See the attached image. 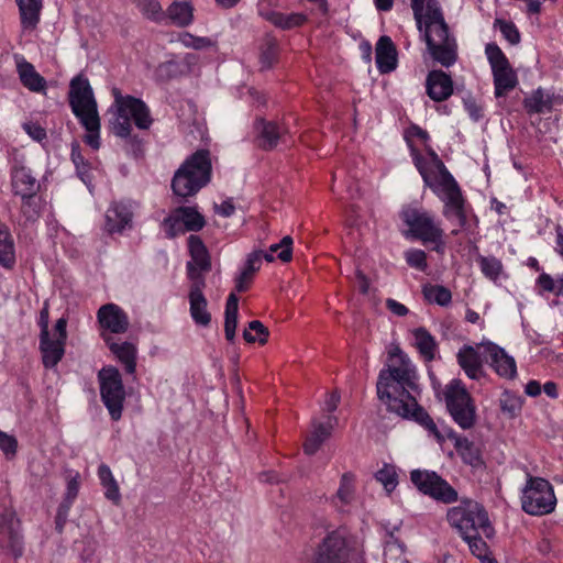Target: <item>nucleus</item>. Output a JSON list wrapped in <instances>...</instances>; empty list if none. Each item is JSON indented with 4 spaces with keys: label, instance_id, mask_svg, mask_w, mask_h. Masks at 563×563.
Segmentation results:
<instances>
[{
    "label": "nucleus",
    "instance_id": "63",
    "mask_svg": "<svg viewBox=\"0 0 563 563\" xmlns=\"http://www.w3.org/2000/svg\"><path fill=\"white\" fill-rule=\"evenodd\" d=\"M537 284L543 291L553 292L555 289L554 279L547 273H542L538 277Z\"/></svg>",
    "mask_w": 563,
    "mask_h": 563
},
{
    "label": "nucleus",
    "instance_id": "53",
    "mask_svg": "<svg viewBox=\"0 0 563 563\" xmlns=\"http://www.w3.org/2000/svg\"><path fill=\"white\" fill-rule=\"evenodd\" d=\"M406 262L410 267L424 272L428 267L427 253L422 250H410L406 253Z\"/></svg>",
    "mask_w": 563,
    "mask_h": 563
},
{
    "label": "nucleus",
    "instance_id": "45",
    "mask_svg": "<svg viewBox=\"0 0 563 563\" xmlns=\"http://www.w3.org/2000/svg\"><path fill=\"white\" fill-rule=\"evenodd\" d=\"M482 273L489 279L496 280L503 272L501 262L494 256H479L477 260Z\"/></svg>",
    "mask_w": 563,
    "mask_h": 563
},
{
    "label": "nucleus",
    "instance_id": "41",
    "mask_svg": "<svg viewBox=\"0 0 563 563\" xmlns=\"http://www.w3.org/2000/svg\"><path fill=\"white\" fill-rule=\"evenodd\" d=\"M424 299L439 306L446 307L452 301L451 291L441 285H426L422 289Z\"/></svg>",
    "mask_w": 563,
    "mask_h": 563
},
{
    "label": "nucleus",
    "instance_id": "27",
    "mask_svg": "<svg viewBox=\"0 0 563 563\" xmlns=\"http://www.w3.org/2000/svg\"><path fill=\"white\" fill-rule=\"evenodd\" d=\"M457 363L471 379L484 375L483 363L478 352L471 345H464L456 355Z\"/></svg>",
    "mask_w": 563,
    "mask_h": 563
},
{
    "label": "nucleus",
    "instance_id": "42",
    "mask_svg": "<svg viewBox=\"0 0 563 563\" xmlns=\"http://www.w3.org/2000/svg\"><path fill=\"white\" fill-rule=\"evenodd\" d=\"M268 336V328L258 320L249 322V327L243 331V338L247 343L258 342L261 345H264L267 343Z\"/></svg>",
    "mask_w": 563,
    "mask_h": 563
},
{
    "label": "nucleus",
    "instance_id": "25",
    "mask_svg": "<svg viewBox=\"0 0 563 563\" xmlns=\"http://www.w3.org/2000/svg\"><path fill=\"white\" fill-rule=\"evenodd\" d=\"M397 49L387 35L379 37L376 44L375 59L378 70L382 74H387L396 69L397 67Z\"/></svg>",
    "mask_w": 563,
    "mask_h": 563
},
{
    "label": "nucleus",
    "instance_id": "11",
    "mask_svg": "<svg viewBox=\"0 0 563 563\" xmlns=\"http://www.w3.org/2000/svg\"><path fill=\"white\" fill-rule=\"evenodd\" d=\"M400 218L408 227L409 234L424 244L444 235V231L437 223L434 217L422 208L406 206L400 212Z\"/></svg>",
    "mask_w": 563,
    "mask_h": 563
},
{
    "label": "nucleus",
    "instance_id": "49",
    "mask_svg": "<svg viewBox=\"0 0 563 563\" xmlns=\"http://www.w3.org/2000/svg\"><path fill=\"white\" fill-rule=\"evenodd\" d=\"M495 27H499L504 37L511 44L516 45L520 42V33L517 26L511 21L496 19L494 22Z\"/></svg>",
    "mask_w": 563,
    "mask_h": 563
},
{
    "label": "nucleus",
    "instance_id": "9",
    "mask_svg": "<svg viewBox=\"0 0 563 563\" xmlns=\"http://www.w3.org/2000/svg\"><path fill=\"white\" fill-rule=\"evenodd\" d=\"M100 398L113 421L122 417L126 393L122 376L114 366L102 367L98 372Z\"/></svg>",
    "mask_w": 563,
    "mask_h": 563
},
{
    "label": "nucleus",
    "instance_id": "28",
    "mask_svg": "<svg viewBox=\"0 0 563 563\" xmlns=\"http://www.w3.org/2000/svg\"><path fill=\"white\" fill-rule=\"evenodd\" d=\"M19 8L20 23L23 30L33 31L37 27L43 9L42 0H15Z\"/></svg>",
    "mask_w": 563,
    "mask_h": 563
},
{
    "label": "nucleus",
    "instance_id": "38",
    "mask_svg": "<svg viewBox=\"0 0 563 563\" xmlns=\"http://www.w3.org/2000/svg\"><path fill=\"white\" fill-rule=\"evenodd\" d=\"M416 347L424 361L434 360L437 342L426 328H418L413 331Z\"/></svg>",
    "mask_w": 563,
    "mask_h": 563
},
{
    "label": "nucleus",
    "instance_id": "7",
    "mask_svg": "<svg viewBox=\"0 0 563 563\" xmlns=\"http://www.w3.org/2000/svg\"><path fill=\"white\" fill-rule=\"evenodd\" d=\"M446 520L461 537L483 531L485 538H492L494 528L484 506L473 499H463L459 506L448 509Z\"/></svg>",
    "mask_w": 563,
    "mask_h": 563
},
{
    "label": "nucleus",
    "instance_id": "39",
    "mask_svg": "<svg viewBox=\"0 0 563 563\" xmlns=\"http://www.w3.org/2000/svg\"><path fill=\"white\" fill-rule=\"evenodd\" d=\"M278 42L272 35H265L260 46V63L262 69L272 68L278 58Z\"/></svg>",
    "mask_w": 563,
    "mask_h": 563
},
{
    "label": "nucleus",
    "instance_id": "64",
    "mask_svg": "<svg viewBox=\"0 0 563 563\" xmlns=\"http://www.w3.org/2000/svg\"><path fill=\"white\" fill-rule=\"evenodd\" d=\"M386 307L389 311H391L394 314L398 317H404L409 312L408 308L405 305L396 301L395 299H387Z\"/></svg>",
    "mask_w": 563,
    "mask_h": 563
},
{
    "label": "nucleus",
    "instance_id": "55",
    "mask_svg": "<svg viewBox=\"0 0 563 563\" xmlns=\"http://www.w3.org/2000/svg\"><path fill=\"white\" fill-rule=\"evenodd\" d=\"M500 408L503 412H508L510 417H515L520 410V404L516 398L508 394H504L500 399Z\"/></svg>",
    "mask_w": 563,
    "mask_h": 563
},
{
    "label": "nucleus",
    "instance_id": "15",
    "mask_svg": "<svg viewBox=\"0 0 563 563\" xmlns=\"http://www.w3.org/2000/svg\"><path fill=\"white\" fill-rule=\"evenodd\" d=\"M0 549L14 559L23 554V536L21 521L13 509L5 508L0 512Z\"/></svg>",
    "mask_w": 563,
    "mask_h": 563
},
{
    "label": "nucleus",
    "instance_id": "57",
    "mask_svg": "<svg viewBox=\"0 0 563 563\" xmlns=\"http://www.w3.org/2000/svg\"><path fill=\"white\" fill-rule=\"evenodd\" d=\"M25 132L35 141L41 142L42 140L46 139V131L43 126H41L36 122H29L24 125Z\"/></svg>",
    "mask_w": 563,
    "mask_h": 563
},
{
    "label": "nucleus",
    "instance_id": "8",
    "mask_svg": "<svg viewBox=\"0 0 563 563\" xmlns=\"http://www.w3.org/2000/svg\"><path fill=\"white\" fill-rule=\"evenodd\" d=\"M446 409L463 430L472 429L476 422V406L471 394L460 379L451 380L443 390Z\"/></svg>",
    "mask_w": 563,
    "mask_h": 563
},
{
    "label": "nucleus",
    "instance_id": "21",
    "mask_svg": "<svg viewBox=\"0 0 563 563\" xmlns=\"http://www.w3.org/2000/svg\"><path fill=\"white\" fill-rule=\"evenodd\" d=\"M255 129L258 132L257 145L264 151L276 148L279 141H282L288 132L284 124L267 121L263 118L255 121Z\"/></svg>",
    "mask_w": 563,
    "mask_h": 563
},
{
    "label": "nucleus",
    "instance_id": "23",
    "mask_svg": "<svg viewBox=\"0 0 563 563\" xmlns=\"http://www.w3.org/2000/svg\"><path fill=\"white\" fill-rule=\"evenodd\" d=\"M101 338L103 339L110 351L124 366L125 373L130 375H135L137 355V350L135 345L130 342L117 343L113 341L112 335H109L107 333H102Z\"/></svg>",
    "mask_w": 563,
    "mask_h": 563
},
{
    "label": "nucleus",
    "instance_id": "5",
    "mask_svg": "<svg viewBox=\"0 0 563 563\" xmlns=\"http://www.w3.org/2000/svg\"><path fill=\"white\" fill-rule=\"evenodd\" d=\"M212 163L209 150L200 148L188 156L174 174L172 189L185 201L194 197L211 180Z\"/></svg>",
    "mask_w": 563,
    "mask_h": 563
},
{
    "label": "nucleus",
    "instance_id": "30",
    "mask_svg": "<svg viewBox=\"0 0 563 563\" xmlns=\"http://www.w3.org/2000/svg\"><path fill=\"white\" fill-rule=\"evenodd\" d=\"M16 263L15 244L10 229L0 222V266L13 269Z\"/></svg>",
    "mask_w": 563,
    "mask_h": 563
},
{
    "label": "nucleus",
    "instance_id": "40",
    "mask_svg": "<svg viewBox=\"0 0 563 563\" xmlns=\"http://www.w3.org/2000/svg\"><path fill=\"white\" fill-rule=\"evenodd\" d=\"M98 476L100 478L101 485L106 489V497L109 500H112L114 504H119L121 495L118 483L114 479L110 467L106 464L100 465L98 468Z\"/></svg>",
    "mask_w": 563,
    "mask_h": 563
},
{
    "label": "nucleus",
    "instance_id": "26",
    "mask_svg": "<svg viewBox=\"0 0 563 563\" xmlns=\"http://www.w3.org/2000/svg\"><path fill=\"white\" fill-rule=\"evenodd\" d=\"M66 342L40 334V351L42 354V362L45 368L55 367L64 357Z\"/></svg>",
    "mask_w": 563,
    "mask_h": 563
},
{
    "label": "nucleus",
    "instance_id": "20",
    "mask_svg": "<svg viewBox=\"0 0 563 563\" xmlns=\"http://www.w3.org/2000/svg\"><path fill=\"white\" fill-rule=\"evenodd\" d=\"M133 212L131 206L123 201H114L106 212L104 229L109 234L122 233L132 228Z\"/></svg>",
    "mask_w": 563,
    "mask_h": 563
},
{
    "label": "nucleus",
    "instance_id": "37",
    "mask_svg": "<svg viewBox=\"0 0 563 563\" xmlns=\"http://www.w3.org/2000/svg\"><path fill=\"white\" fill-rule=\"evenodd\" d=\"M186 231L197 232L206 225L205 217L195 207L180 206L175 209Z\"/></svg>",
    "mask_w": 563,
    "mask_h": 563
},
{
    "label": "nucleus",
    "instance_id": "18",
    "mask_svg": "<svg viewBox=\"0 0 563 563\" xmlns=\"http://www.w3.org/2000/svg\"><path fill=\"white\" fill-rule=\"evenodd\" d=\"M481 346L484 347L486 362L498 376L506 379L516 377V361L512 356L508 355L503 347L493 342L482 343Z\"/></svg>",
    "mask_w": 563,
    "mask_h": 563
},
{
    "label": "nucleus",
    "instance_id": "52",
    "mask_svg": "<svg viewBox=\"0 0 563 563\" xmlns=\"http://www.w3.org/2000/svg\"><path fill=\"white\" fill-rule=\"evenodd\" d=\"M163 227L168 239H173L179 233L186 232L175 210L163 221Z\"/></svg>",
    "mask_w": 563,
    "mask_h": 563
},
{
    "label": "nucleus",
    "instance_id": "60",
    "mask_svg": "<svg viewBox=\"0 0 563 563\" xmlns=\"http://www.w3.org/2000/svg\"><path fill=\"white\" fill-rule=\"evenodd\" d=\"M254 276L249 272L242 271L235 279V289L239 292H244L250 289L253 283Z\"/></svg>",
    "mask_w": 563,
    "mask_h": 563
},
{
    "label": "nucleus",
    "instance_id": "56",
    "mask_svg": "<svg viewBox=\"0 0 563 563\" xmlns=\"http://www.w3.org/2000/svg\"><path fill=\"white\" fill-rule=\"evenodd\" d=\"M262 266V251L252 252L245 263L243 271L249 272L253 276L260 271Z\"/></svg>",
    "mask_w": 563,
    "mask_h": 563
},
{
    "label": "nucleus",
    "instance_id": "16",
    "mask_svg": "<svg viewBox=\"0 0 563 563\" xmlns=\"http://www.w3.org/2000/svg\"><path fill=\"white\" fill-rule=\"evenodd\" d=\"M188 250L191 260L187 263V277L190 284L206 283V274L211 271V257L200 236L188 238Z\"/></svg>",
    "mask_w": 563,
    "mask_h": 563
},
{
    "label": "nucleus",
    "instance_id": "6",
    "mask_svg": "<svg viewBox=\"0 0 563 563\" xmlns=\"http://www.w3.org/2000/svg\"><path fill=\"white\" fill-rule=\"evenodd\" d=\"M113 96L117 112L111 130L117 136L132 140V121L140 130L151 128L153 118L150 108L142 99L130 95L122 96L119 89H113Z\"/></svg>",
    "mask_w": 563,
    "mask_h": 563
},
{
    "label": "nucleus",
    "instance_id": "48",
    "mask_svg": "<svg viewBox=\"0 0 563 563\" xmlns=\"http://www.w3.org/2000/svg\"><path fill=\"white\" fill-rule=\"evenodd\" d=\"M269 251L277 253V258L288 263L292 258V239L289 235L284 236L279 243L269 246Z\"/></svg>",
    "mask_w": 563,
    "mask_h": 563
},
{
    "label": "nucleus",
    "instance_id": "24",
    "mask_svg": "<svg viewBox=\"0 0 563 563\" xmlns=\"http://www.w3.org/2000/svg\"><path fill=\"white\" fill-rule=\"evenodd\" d=\"M11 186L14 196H25L37 194L41 190V184L33 176L30 168L25 166H15L11 173Z\"/></svg>",
    "mask_w": 563,
    "mask_h": 563
},
{
    "label": "nucleus",
    "instance_id": "14",
    "mask_svg": "<svg viewBox=\"0 0 563 563\" xmlns=\"http://www.w3.org/2000/svg\"><path fill=\"white\" fill-rule=\"evenodd\" d=\"M353 549L343 529L333 530L318 544L312 563H349Z\"/></svg>",
    "mask_w": 563,
    "mask_h": 563
},
{
    "label": "nucleus",
    "instance_id": "54",
    "mask_svg": "<svg viewBox=\"0 0 563 563\" xmlns=\"http://www.w3.org/2000/svg\"><path fill=\"white\" fill-rule=\"evenodd\" d=\"M0 450L8 456L13 457L18 450V440L13 435H9L0 431Z\"/></svg>",
    "mask_w": 563,
    "mask_h": 563
},
{
    "label": "nucleus",
    "instance_id": "29",
    "mask_svg": "<svg viewBox=\"0 0 563 563\" xmlns=\"http://www.w3.org/2000/svg\"><path fill=\"white\" fill-rule=\"evenodd\" d=\"M21 198L20 214L23 218V224L35 223L45 207V200L37 194L19 196Z\"/></svg>",
    "mask_w": 563,
    "mask_h": 563
},
{
    "label": "nucleus",
    "instance_id": "61",
    "mask_svg": "<svg viewBox=\"0 0 563 563\" xmlns=\"http://www.w3.org/2000/svg\"><path fill=\"white\" fill-rule=\"evenodd\" d=\"M79 492V476L76 475L71 477L67 483V492L64 498V503H69L70 505L76 499Z\"/></svg>",
    "mask_w": 563,
    "mask_h": 563
},
{
    "label": "nucleus",
    "instance_id": "58",
    "mask_svg": "<svg viewBox=\"0 0 563 563\" xmlns=\"http://www.w3.org/2000/svg\"><path fill=\"white\" fill-rule=\"evenodd\" d=\"M70 507H71V505L69 503H64V501L58 506L57 514L55 517V523H56V529L59 532L63 531V528L67 521V517H68Z\"/></svg>",
    "mask_w": 563,
    "mask_h": 563
},
{
    "label": "nucleus",
    "instance_id": "44",
    "mask_svg": "<svg viewBox=\"0 0 563 563\" xmlns=\"http://www.w3.org/2000/svg\"><path fill=\"white\" fill-rule=\"evenodd\" d=\"M136 5L140 11L152 21L162 22L166 18L165 11L158 0H137Z\"/></svg>",
    "mask_w": 563,
    "mask_h": 563
},
{
    "label": "nucleus",
    "instance_id": "31",
    "mask_svg": "<svg viewBox=\"0 0 563 563\" xmlns=\"http://www.w3.org/2000/svg\"><path fill=\"white\" fill-rule=\"evenodd\" d=\"M170 23L178 27H186L194 21V7L190 1H174L165 11Z\"/></svg>",
    "mask_w": 563,
    "mask_h": 563
},
{
    "label": "nucleus",
    "instance_id": "51",
    "mask_svg": "<svg viewBox=\"0 0 563 563\" xmlns=\"http://www.w3.org/2000/svg\"><path fill=\"white\" fill-rule=\"evenodd\" d=\"M158 76L165 80L177 78L185 74V70L180 63L176 60H167L158 66Z\"/></svg>",
    "mask_w": 563,
    "mask_h": 563
},
{
    "label": "nucleus",
    "instance_id": "13",
    "mask_svg": "<svg viewBox=\"0 0 563 563\" xmlns=\"http://www.w3.org/2000/svg\"><path fill=\"white\" fill-rule=\"evenodd\" d=\"M410 481L419 492L437 501L452 504L459 499L455 488L433 471L413 470Z\"/></svg>",
    "mask_w": 563,
    "mask_h": 563
},
{
    "label": "nucleus",
    "instance_id": "32",
    "mask_svg": "<svg viewBox=\"0 0 563 563\" xmlns=\"http://www.w3.org/2000/svg\"><path fill=\"white\" fill-rule=\"evenodd\" d=\"M16 67L20 80L25 88L34 92H41L45 90V78L35 70L31 63L23 59L18 63Z\"/></svg>",
    "mask_w": 563,
    "mask_h": 563
},
{
    "label": "nucleus",
    "instance_id": "47",
    "mask_svg": "<svg viewBox=\"0 0 563 563\" xmlns=\"http://www.w3.org/2000/svg\"><path fill=\"white\" fill-rule=\"evenodd\" d=\"M178 41L188 48L203 49L214 45V42L209 37L196 36L189 32H181L178 35Z\"/></svg>",
    "mask_w": 563,
    "mask_h": 563
},
{
    "label": "nucleus",
    "instance_id": "34",
    "mask_svg": "<svg viewBox=\"0 0 563 563\" xmlns=\"http://www.w3.org/2000/svg\"><path fill=\"white\" fill-rule=\"evenodd\" d=\"M262 15L272 24L283 30H291L302 26L308 21L307 15L303 13L285 14L277 11H268L262 13Z\"/></svg>",
    "mask_w": 563,
    "mask_h": 563
},
{
    "label": "nucleus",
    "instance_id": "19",
    "mask_svg": "<svg viewBox=\"0 0 563 563\" xmlns=\"http://www.w3.org/2000/svg\"><path fill=\"white\" fill-rule=\"evenodd\" d=\"M454 91L452 77L442 69L430 70L426 78V92L428 97L442 102L448 100Z\"/></svg>",
    "mask_w": 563,
    "mask_h": 563
},
{
    "label": "nucleus",
    "instance_id": "22",
    "mask_svg": "<svg viewBox=\"0 0 563 563\" xmlns=\"http://www.w3.org/2000/svg\"><path fill=\"white\" fill-rule=\"evenodd\" d=\"M206 283L190 284L189 305L190 316L198 325L208 327L211 322V313L208 311V301L203 295Z\"/></svg>",
    "mask_w": 563,
    "mask_h": 563
},
{
    "label": "nucleus",
    "instance_id": "1",
    "mask_svg": "<svg viewBox=\"0 0 563 563\" xmlns=\"http://www.w3.org/2000/svg\"><path fill=\"white\" fill-rule=\"evenodd\" d=\"M376 390L387 410L417 423L430 415L418 404L420 395L416 367L399 345L388 351V363L377 378Z\"/></svg>",
    "mask_w": 563,
    "mask_h": 563
},
{
    "label": "nucleus",
    "instance_id": "35",
    "mask_svg": "<svg viewBox=\"0 0 563 563\" xmlns=\"http://www.w3.org/2000/svg\"><path fill=\"white\" fill-rule=\"evenodd\" d=\"M238 313H239V298L235 294H230L224 312V334L229 342H233L235 339V330L238 327Z\"/></svg>",
    "mask_w": 563,
    "mask_h": 563
},
{
    "label": "nucleus",
    "instance_id": "62",
    "mask_svg": "<svg viewBox=\"0 0 563 563\" xmlns=\"http://www.w3.org/2000/svg\"><path fill=\"white\" fill-rule=\"evenodd\" d=\"M322 443L323 440L311 433L303 443V451L306 454L312 455L319 450Z\"/></svg>",
    "mask_w": 563,
    "mask_h": 563
},
{
    "label": "nucleus",
    "instance_id": "4",
    "mask_svg": "<svg viewBox=\"0 0 563 563\" xmlns=\"http://www.w3.org/2000/svg\"><path fill=\"white\" fill-rule=\"evenodd\" d=\"M68 102L73 113L86 129L84 142L93 150L100 147V118L89 80L80 75L71 79Z\"/></svg>",
    "mask_w": 563,
    "mask_h": 563
},
{
    "label": "nucleus",
    "instance_id": "33",
    "mask_svg": "<svg viewBox=\"0 0 563 563\" xmlns=\"http://www.w3.org/2000/svg\"><path fill=\"white\" fill-rule=\"evenodd\" d=\"M449 439L454 441V448L462 456L463 461L472 466L481 463V453L477 446L466 437L450 433Z\"/></svg>",
    "mask_w": 563,
    "mask_h": 563
},
{
    "label": "nucleus",
    "instance_id": "17",
    "mask_svg": "<svg viewBox=\"0 0 563 563\" xmlns=\"http://www.w3.org/2000/svg\"><path fill=\"white\" fill-rule=\"evenodd\" d=\"M97 320L101 329L100 335L123 334L130 325L128 314L115 303L102 305L97 311Z\"/></svg>",
    "mask_w": 563,
    "mask_h": 563
},
{
    "label": "nucleus",
    "instance_id": "12",
    "mask_svg": "<svg viewBox=\"0 0 563 563\" xmlns=\"http://www.w3.org/2000/svg\"><path fill=\"white\" fill-rule=\"evenodd\" d=\"M485 53L494 76L495 96L497 98L504 97L515 89L518 84L516 71L496 43H488Z\"/></svg>",
    "mask_w": 563,
    "mask_h": 563
},
{
    "label": "nucleus",
    "instance_id": "46",
    "mask_svg": "<svg viewBox=\"0 0 563 563\" xmlns=\"http://www.w3.org/2000/svg\"><path fill=\"white\" fill-rule=\"evenodd\" d=\"M483 537H485L483 531L462 537L467 542L471 552L481 560L485 559L488 553V547Z\"/></svg>",
    "mask_w": 563,
    "mask_h": 563
},
{
    "label": "nucleus",
    "instance_id": "36",
    "mask_svg": "<svg viewBox=\"0 0 563 563\" xmlns=\"http://www.w3.org/2000/svg\"><path fill=\"white\" fill-rule=\"evenodd\" d=\"M523 108L529 114L550 112L553 108V101L549 95L539 88L523 100Z\"/></svg>",
    "mask_w": 563,
    "mask_h": 563
},
{
    "label": "nucleus",
    "instance_id": "59",
    "mask_svg": "<svg viewBox=\"0 0 563 563\" xmlns=\"http://www.w3.org/2000/svg\"><path fill=\"white\" fill-rule=\"evenodd\" d=\"M71 161L76 165L77 170H78L79 174L84 175L85 173H87L88 164L85 161V158H84V156H82V154L80 152L79 145H74L73 146V148H71Z\"/></svg>",
    "mask_w": 563,
    "mask_h": 563
},
{
    "label": "nucleus",
    "instance_id": "43",
    "mask_svg": "<svg viewBox=\"0 0 563 563\" xmlns=\"http://www.w3.org/2000/svg\"><path fill=\"white\" fill-rule=\"evenodd\" d=\"M355 493V475L351 472H346L342 475L340 487L336 492V498L342 505H349Z\"/></svg>",
    "mask_w": 563,
    "mask_h": 563
},
{
    "label": "nucleus",
    "instance_id": "50",
    "mask_svg": "<svg viewBox=\"0 0 563 563\" xmlns=\"http://www.w3.org/2000/svg\"><path fill=\"white\" fill-rule=\"evenodd\" d=\"M375 477L384 485L387 492L394 490L397 485V473L391 465H385L375 474Z\"/></svg>",
    "mask_w": 563,
    "mask_h": 563
},
{
    "label": "nucleus",
    "instance_id": "10",
    "mask_svg": "<svg viewBox=\"0 0 563 563\" xmlns=\"http://www.w3.org/2000/svg\"><path fill=\"white\" fill-rule=\"evenodd\" d=\"M555 505L556 498L549 481L529 476L522 490V510L531 516H543L551 514Z\"/></svg>",
    "mask_w": 563,
    "mask_h": 563
},
{
    "label": "nucleus",
    "instance_id": "2",
    "mask_svg": "<svg viewBox=\"0 0 563 563\" xmlns=\"http://www.w3.org/2000/svg\"><path fill=\"white\" fill-rule=\"evenodd\" d=\"M418 8L411 3L417 27L423 33L427 49L434 63L449 68L459 58L457 43L450 33L438 0H420Z\"/></svg>",
    "mask_w": 563,
    "mask_h": 563
},
{
    "label": "nucleus",
    "instance_id": "3",
    "mask_svg": "<svg viewBox=\"0 0 563 563\" xmlns=\"http://www.w3.org/2000/svg\"><path fill=\"white\" fill-rule=\"evenodd\" d=\"M412 156L415 166L419 170L424 184L432 190H435L438 186H440L444 191L446 198L443 210L444 217L450 218L453 214L456 217L459 225L464 228L467 223L464 207L465 200L459 184L446 169L444 163L440 159L433 165L439 173L438 177L433 172L429 170L424 157L416 148H412Z\"/></svg>",
    "mask_w": 563,
    "mask_h": 563
}]
</instances>
